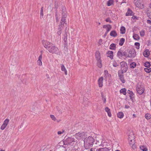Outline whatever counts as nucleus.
<instances>
[{
  "label": "nucleus",
  "mask_w": 151,
  "mask_h": 151,
  "mask_svg": "<svg viewBox=\"0 0 151 151\" xmlns=\"http://www.w3.org/2000/svg\"><path fill=\"white\" fill-rule=\"evenodd\" d=\"M42 44L50 52L57 54L60 53L58 49L53 44L44 40L42 41Z\"/></svg>",
  "instance_id": "1"
},
{
  "label": "nucleus",
  "mask_w": 151,
  "mask_h": 151,
  "mask_svg": "<svg viewBox=\"0 0 151 151\" xmlns=\"http://www.w3.org/2000/svg\"><path fill=\"white\" fill-rule=\"evenodd\" d=\"M62 17L58 27V30H62L64 26V24H66V19L67 15L65 8L63 6L62 8Z\"/></svg>",
  "instance_id": "2"
},
{
  "label": "nucleus",
  "mask_w": 151,
  "mask_h": 151,
  "mask_svg": "<svg viewBox=\"0 0 151 151\" xmlns=\"http://www.w3.org/2000/svg\"><path fill=\"white\" fill-rule=\"evenodd\" d=\"M94 141V138L92 137L89 136L85 138L84 140V147L86 149H88L93 146Z\"/></svg>",
  "instance_id": "3"
},
{
  "label": "nucleus",
  "mask_w": 151,
  "mask_h": 151,
  "mask_svg": "<svg viewBox=\"0 0 151 151\" xmlns=\"http://www.w3.org/2000/svg\"><path fill=\"white\" fill-rule=\"evenodd\" d=\"M136 90L139 94H142L144 92L145 88L143 86L138 84L137 86Z\"/></svg>",
  "instance_id": "4"
},
{
  "label": "nucleus",
  "mask_w": 151,
  "mask_h": 151,
  "mask_svg": "<svg viewBox=\"0 0 151 151\" xmlns=\"http://www.w3.org/2000/svg\"><path fill=\"white\" fill-rule=\"evenodd\" d=\"M120 64L121 65V70L122 73H125L127 70V65L126 63L124 61H122L120 63Z\"/></svg>",
  "instance_id": "5"
},
{
  "label": "nucleus",
  "mask_w": 151,
  "mask_h": 151,
  "mask_svg": "<svg viewBox=\"0 0 151 151\" xmlns=\"http://www.w3.org/2000/svg\"><path fill=\"white\" fill-rule=\"evenodd\" d=\"M66 142L68 144L70 145L73 142H76L77 143L78 141L77 140H75V139L72 137H68L65 139Z\"/></svg>",
  "instance_id": "6"
},
{
  "label": "nucleus",
  "mask_w": 151,
  "mask_h": 151,
  "mask_svg": "<svg viewBox=\"0 0 151 151\" xmlns=\"http://www.w3.org/2000/svg\"><path fill=\"white\" fill-rule=\"evenodd\" d=\"M85 134L84 132H78L74 135L75 137L78 140L80 139L83 137Z\"/></svg>",
  "instance_id": "7"
},
{
  "label": "nucleus",
  "mask_w": 151,
  "mask_h": 151,
  "mask_svg": "<svg viewBox=\"0 0 151 151\" xmlns=\"http://www.w3.org/2000/svg\"><path fill=\"white\" fill-rule=\"evenodd\" d=\"M136 55L135 50L134 49L130 50L129 52L128 57L129 58H134Z\"/></svg>",
  "instance_id": "8"
},
{
  "label": "nucleus",
  "mask_w": 151,
  "mask_h": 151,
  "mask_svg": "<svg viewBox=\"0 0 151 151\" xmlns=\"http://www.w3.org/2000/svg\"><path fill=\"white\" fill-rule=\"evenodd\" d=\"M141 2L140 0H135L134 1L135 5L137 7L142 9L143 7V4Z\"/></svg>",
  "instance_id": "9"
},
{
  "label": "nucleus",
  "mask_w": 151,
  "mask_h": 151,
  "mask_svg": "<svg viewBox=\"0 0 151 151\" xmlns=\"http://www.w3.org/2000/svg\"><path fill=\"white\" fill-rule=\"evenodd\" d=\"M107 57H109L111 59H113V52L112 51H109L106 53Z\"/></svg>",
  "instance_id": "10"
},
{
  "label": "nucleus",
  "mask_w": 151,
  "mask_h": 151,
  "mask_svg": "<svg viewBox=\"0 0 151 151\" xmlns=\"http://www.w3.org/2000/svg\"><path fill=\"white\" fill-rule=\"evenodd\" d=\"M103 78L102 77L100 78L98 81V85L99 87H102L103 84Z\"/></svg>",
  "instance_id": "11"
},
{
  "label": "nucleus",
  "mask_w": 151,
  "mask_h": 151,
  "mask_svg": "<svg viewBox=\"0 0 151 151\" xmlns=\"http://www.w3.org/2000/svg\"><path fill=\"white\" fill-rule=\"evenodd\" d=\"M96 151H110V149L108 148L105 147L96 149Z\"/></svg>",
  "instance_id": "12"
},
{
  "label": "nucleus",
  "mask_w": 151,
  "mask_h": 151,
  "mask_svg": "<svg viewBox=\"0 0 151 151\" xmlns=\"http://www.w3.org/2000/svg\"><path fill=\"white\" fill-rule=\"evenodd\" d=\"M118 76L122 82L123 83H124L125 81L124 79L123 75L122 74V73L121 74H120L119 73V71L118 72Z\"/></svg>",
  "instance_id": "13"
},
{
  "label": "nucleus",
  "mask_w": 151,
  "mask_h": 151,
  "mask_svg": "<svg viewBox=\"0 0 151 151\" xmlns=\"http://www.w3.org/2000/svg\"><path fill=\"white\" fill-rule=\"evenodd\" d=\"M105 111L107 112L108 116L111 117V113L110 109L108 107H106L105 109Z\"/></svg>",
  "instance_id": "14"
},
{
  "label": "nucleus",
  "mask_w": 151,
  "mask_h": 151,
  "mask_svg": "<svg viewBox=\"0 0 151 151\" xmlns=\"http://www.w3.org/2000/svg\"><path fill=\"white\" fill-rule=\"evenodd\" d=\"M131 135H129L128 140L129 141V144L130 145H132L134 143V141L133 139L134 137H133V138L132 139L131 138Z\"/></svg>",
  "instance_id": "15"
},
{
  "label": "nucleus",
  "mask_w": 151,
  "mask_h": 151,
  "mask_svg": "<svg viewBox=\"0 0 151 151\" xmlns=\"http://www.w3.org/2000/svg\"><path fill=\"white\" fill-rule=\"evenodd\" d=\"M42 55H40L37 61L38 64L40 66H41L42 65Z\"/></svg>",
  "instance_id": "16"
},
{
  "label": "nucleus",
  "mask_w": 151,
  "mask_h": 151,
  "mask_svg": "<svg viewBox=\"0 0 151 151\" xmlns=\"http://www.w3.org/2000/svg\"><path fill=\"white\" fill-rule=\"evenodd\" d=\"M110 35L114 37H115L117 36V34L115 31L112 30L110 32Z\"/></svg>",
  "instance_id": "17"
},
{
  "label": "nucleus",
  "mask_w": 151,
  "mask_h": 151,
  "mask_svg": "<svg viewBox=\"0 0 151 151\" xmlns=\"http://www.w3.org/2000/svg\"><path fill=\"white\" fill-rule=\"evenodd\" d=\"M96 58L97 60H101V57L100 53L99 51H96L95 53Z\"/></svg>",
  "instance_id": "18"
},
{
  "label": "nucleus",
  "mask_w": 151,
  "mask_h": 151,
  "mask_svg": "<svg viewBox=\"0 0 151 151\" xmlns=\"http://www.w3.org/2000/svg\"><path fill=\"white\" fill-rule=\"evenodd\" d=\"M117 56L120 58H121L123 56L122 51L121 50H119L117 53Z\"/></svg>",
  "instance_id": "19"
},
{
  "label": "nucleus",
  "mask_w": 151,
  "mask_h": 151,
  "mask_svg": "<svg viewBox=\"0 0 151 151\" xmlns=\"http://www.w3.org/2000/svg\"><path fill=\"white\" fill-rule=\"evenodd\" d=\"M132 12L129 9H128L127 12L126 14V16H132Z\"/></svg>",
  "instance_id": "20"
},
{
  "label": "nucleus",
  "mask_w": 151,
  "mask_h": 151,
  "mask_svg": "<svg viewBox=\"0 0 151 151\" xmlns=\"http://www.w3.org/2000/svg\"><path fill=\"white\" fill-rule=\"evenodd\" d=\"M143 55L145 57H147L149 55V52L148 50H145L143 53Z\"/></svg>",
  "instance_id": "21"
},
{
  "label": "nucleus",
  "mask_w": 151,
  "mask_h": 151,
  "mask_svg": "<svg viewBox=\"0 0 151 151\" xmlns=\"http://www.w3.org/2000/svg\"><path fill=\"white\" fill-rule=\"evenodd\" d=\"M120 33L121 34H124L125 33L126 29L125 27L123 26H122L120 29Z\"/></svg>",
  "instance_id": "22"
},
{
  "label": "nucleus",
  "mask_w": 151,
  "mask_h": 151,
  "mask_svg": "<svg viewBox=\"0 0 151 151\" xmlns=\"http://www.w3.org/2000/svg\"><path fill=\"white\" fill-rule=\"evenodd\" d=\"M116 46L115 44L112 43L110 45L109 48L111 50H114L116 48Z\"/></svg>",
  "instance_id": "23"
},
{
  "label": "nucleus",
  "mask_w": 151,
  "mask_h": 151,
  "mask_svg": "<svg viewBox=\"0 0 151 151\" xmlns=\"http://www.w3.org/2000/svg\"><path fill=\"white\" fill-rule=\"evenodd\" d=\"M126 89L125 88L121 89L120 91V93H122L124 95H126Z\"/></svg>",
  "instance_id": "24"
},
{
  "label": "nucleus",
  "mask_w": 151,
  "mask_h": 151,
  "mask_svg": "<svg viewBox=\"0 0 151 151\" xmlns=\"http://www.w3.org/2000/svg\"><path fill=\"white\" fill-rule=\"evenodd\" d=\"M127 93H128L129 94V97L130 99H132L133 98V96L134 95V94L133 92L129 90L127 91Z\"/></svg>",
  "instance_id": "25"
},
{
  "label": "nucleus",
  "mask_w": 151,
  "mask_h": 151,
  "mask_svg": "<svg viewBox=\"0 0 151 151\" xmlns=\"http://www.w3.org/2000/svg\"><path fill=\"white\" fill-rule=\"evenodd\" d=\"M125 41V39L123 38L120 39L119 44L120 46H122Z\"/></svg>",
  "instance_id": "26"
},
{
  "label": "nucleus",
  "mask_w": 151,
  "mask_h": 151,
  "mask_svg": "<svg viewBox=\"0 0 151 151\" xmlns=\"http://www.w3.org/2000/svg\"><path fill=\"white\" fill-rule=\"evenodd\" d=\"M117 117L119 118H122L124 116V114L122 112H119L117 114Z\"/></svg>",
  "instance_id": "27"
},
{
  "label": "nucleus",
  "mask_w": 151,
  "mask_h": 151,
  "mask_svg": "<svg viewBox=\"0 0 151 151\" xmlns=\"http://www.w3.org/2000/svg\"><path fill=\"white\" fill-rule=\"evenodd\" d=\"M145 117L147 120L151 118V115L150 114L147 113L145 114Z\"/></svg>",
  "instance_id": "28"
},
{
  "label": "nucleus",
  "mask_w": 151,
  "mask_h": 151,
  "mask_svg": "<svg viewBox=\"0 0 151 151\" xmlns=\"http://www.w3.org/2000/svg\"><path fill=\"white\" fill-rule=\"evenodd\" d=\"M114 1L113 0H109L108 1L107 3V5L108 6H110L113 4Z\"/></svg>",
  "instance_id": "29"
},
{
  "label": "nucleus",
  "mask_w": 151,
  "mask_h": 151,
  "mask_svg": "<svg viewBox=\"0 0 151 151\" xmlns=\"http://www.w3.org/2000/svg\"><path fill=\"white\" fill-rule=\"evenodd\" d=\"M9 121V119H6L4 120L3 124L6 127L8 125Z\"/></svg>",
  "instance_id": "30"
},
{
  "label": "nucleus",
  "mask_w": 151,
  "mask_h": 151,
  "mask_svg": "<svg viewBox=\"0 0 151 151\" xmlns=\"http://www.w3.org/2000/svg\"><path fill=\"white\" fill-rule=\"evenodd\" d=\"M140 149L143 151H147V148L144 146H141L140 147Z\"/></svg>",
  "instance_id": "31"
},
{
  "label": "nucleus",
  "mask_w": 151,
  "mask_h": 151,
  "mask_svg": "<svg viewBox=\"0 0 151 151\" xmlns=\"http://www.w3.org/2000/svg\"><path fill=\"white\" fill-rule=\"evenodd\" d=\"M136 65V64L134 62H133L130 64V67L132 68H134Z\"/></svg>",
  "instance_id": "32"
},
{
  "label": "nucleus",
  "mask_w": 151,
  "mask_h": 151,
  "mask_svg": "<svg viewBox=\"0 0 151 151\" xmlns=\"http://www.w3.org/2000/svg\"><path fill=\"white\" fill-rule=\"evenodd\" d=\"M97 65L98 67L100 68H101L102 66L101 61L100 60H97Z\"/></svg>",
  "instance_id": "33"
},
{
  "label": "nucleus",
  "mask_w": 151,
  "mask_h": 151,
  "mask_svg": "<svg viewBox=\"0 0 151 151\" xmlns=\"http://www.w3.org/2000/svg\"><path fill=\"white\" fill-rule=\"evenodd\" d=\"M43 7H41L40 10V18L41 19L42 18V17L43 15Z\"/></svg>",
  "instance_id": "34"
},
{
  "label": "nucleus",
  "mask_w": 151,
  "mask_h": 151,
  "mask_svg": "<svg viewBox=\"0 0 151 151\" xmlns=\"http://www.w3.org/2000/svg\"><path fill=\"white\" fill-rule=\"evenodd\" d=\"M133 37L134 39L138 40L139 39V37L137 34H135L133 36Z\"/></svg>",
  "instance_id": "35"
},
{
  "label": "nucleus",
  "mask_w": 151,
  "mask_h": 151,
  "mask_svg": "<svg viewBox=\"0 0 151 151\" xmlns=\"http://www.w3.org/2000/svg\"><path fill=\"white\" fill-rule=\"evenodd\" d=\"M145 71L147 73H149L151 71V68H145L144 69Z\"/></svg>",
  "instance_id": "36"
},
{
  "label": "nucleus",
  "mask_w": 151,
  "mask_h": 151,
  "mask_svg": "<svg viewBox=\"0 0 151 151\" xmlns=\"http://www.w3.org/2000/svg\"><path fill=\"white\" fill-rule=\"evenodd\" d=\"M50 116L52 120L54 121H56L57 119L54 115H50Z\"/></svg>",
  "instance_id": "37"
},
{
  "label": "nucleus",
  "mask_w": 151,
  "mask_h": 151,
  "mask_svg": "<svg viewBox=\"0 0 151 151\" xmlns=\"http://www.w3.org/2000/svg\"><path fill=\"white\" fill-rule=\"evenodd\" d=\"M67 34H65L64 35V42H66L67 41Z\"/></svg>",
  "instance_id": "38"
},
{
  "label": "nucleus",
  "mask_w": 151,
  "mask_h": 151,
  "mask_svg": "<svg viewBox=\"0 0 151 151\" xmlns=\"http://www.w3.org/2000/svg\"><path fill=\"white\" fill-rule=\"evenodd\" d=\"M55 4V8L56 9V10L57 9L58 7V3L57 1H55L54 3Z\"/></svg>",
  "instance_id": "39"
},
{
  "label": "nucleus",
  "mask_w": 151,
  "mask_h": 151,
  "mask_svg": "<svg viewBox=\"0 0 151 151\" xmlns=\"http://www.w3.org/2000/svg\"><path fill=\"white\" fill-rule=\"evenodd\" d=\"M136 46V48L137 49H138L139 48V43L138 42H135L134 44Z\"/></svg>",
  "instance_id": "40"
},
{
  "label": "nucleus",
  "mask_w": 151,
  "mask_h": 151,
  "mask_svg": "<svg viewBox=\"0 0 151 151\" xmlns=\"http://www.w3.org/2000/svg\"><path fill=\"white\" fill-rule=\"evenodd\" d=\"M56 11V12H55V17H56V21L57 22H58L59 21V19L58 18V15H57V10H55Z\"/></svg>",
  "instance_id": "41"
},
{
  "label": "nucleus",
  "mask_w": 151,
  "mask_h": 151,
  "mask_svg": "<svg viewBox=\"0 0 151 151\" xmlns=\"http://www.w3.org/2000/svg\"><path fill=\"white\" fill-rule=\"evenodd\" d=\"M111 27L110 25H109V27L107 28L106 32L108 33L111 30Z\"/></svg>",
  "instance_id": "42"
},
{
  "label": "nucleus",
  "mask_w": 151,
  "mask_h": 151,
  "mask_svg": "<svg viewBox=\"0 0 151 151\" xmlns=\"http://www.w3.org/2000/svg\"><path fill=\"white\" fill-rule=\"evenodd\" d=\"M145 66L146 67H149V66L150 65V63L148 62H146L145 63Z\"/></svg>",
  "instance_id": "43"
},
{
  "label": "nucleus",
  "mask_w": 151,
  "mask_h": 151,
  "mask_svg": "<svg viewBox=\"0 0 151 151\" xmlns=\"http://www.w3.org/2000/svg\"><path fill=\"white\" fill-rule=\"evenodd\" d=\"M140 34L141 36H143L145 35V33L144 31H141L140 32Z\"/></svg>",
  "instance_id": "44"
},
{
  "label": "nucleus",
  "mask_w": 151,
  "mask_h": 151,
  "mask_svg": "<svg viewBox=\"0 0 151 151\" xmlns=\"http://www.w3.org/2000/svg\"><path fill=\"white\" fill-rule=\"evenodd\" d=\"M66 69L64 65L63 64H62L61 65V70L62 71L63 70H65V69Z\"/></svg>",
  "instance_id": "45"
},
{
  "label": "nucleus",
  "mask_w": 151,
  "mask_h": 151,
  "mask_svg": "<svg viewBox=\"0 0 151 151\" xmlns=\"http://www.w3.org/2000/svg\"><path fill=\"white\" fill-rule=\"evenodd\" d=\"M119 65V64H117L115 62L113 63V66L114 67H116Z\"/></svg>",
  "instance_id": "46"
},
{
  "label": "nucleus",
  "mask_w": 151,
  "mask_h": 151,
  "mask_svg": "<svg viewBox=\"0 0 151 151\" xmlns=\"http://www.w3.org/2000/svg\"><path fill=\"white\" fill-rule=\"evenodd\" d=\"M6 127V126H5L4 125V124H3L1 127V129L2 130H3Z\"/></svg>",
  "instance_id": "47"
},
{
  "label": "nucleus",
  "mask_w": 151,
  "mask_h": 151,
  "mask_svg": "<svg viewBox=\"0 0 151 151\" xmlns=\"http://www.w3.org/2000/svg\"><path fill=\"white\" fill-rule=\"evenodd\" d=\"M102 97L103 100H104V102L105 103L106 102V99L104 97V96L103 94H102Z\"/></svg>",
  "instance_id": "48"
},
{
  "label": "nucleus",
  "mask_w": 151,
  "mask_h": 151,
  "mask_svg": "<svg viewBox=\"0 0 151 151\" xmlns=\"http://www.w3.org/2000/svg\"><path fill=\"white\" fill-rule=\"evenodd\" d=\"M132 148L134 150L136 148V145L134 144H134H132Z\"/></svg>",
  "instance_id": "49"
},
{
  "label": "nucleus",
  "mask_w": 151,
  "mask_h": 151,
  "mask_svg": "<svg viewBox=\"0 0 151 151\" xmlns=\"http://www.w3.org/2000/svg\"><path fill=\"white\" fill-rule=\"evenodd\" d=\"M64 132V130H63V131H59L58 132V134L59 135L63 133Z\"/></svg>",
  "instance_id": "50"
},
{
  "label": "nucleus",
  "mask_w": 151,
  "mask_h": 151,
  "mask_svg": "<svg viewBox=\"0 0 151 151\" xmlns=\"http://www.w3.org/2000/svg\"><path fill=\"white\" fill-rule=\"evenodd\" d=\"M122 54H123V56H124L126 57L127 55V53L125 52H123L122 51Z\"/></svg>",
  "instance_id": "51"
},
{
  "label": "nucleus",
  "mask_w": 151,
  "mask_h": 151,
  "mask_svg": "<svg viewBox=\"0 0 151 151\" xmlns=\"http://www.w3.org/2000/svg\"><path fill=\"white\" fill-rule=\"evenodd\" d=\"M62 32V30H58L57 32L58 35H60L61 34Z\"/></svg>",
  "instance_id": "52"
},
{
  "label": "nucleus",
  "mask_w": 151,
  "mask_h": 151,
  "mask_svg": "<svg viewBox=\"0 0 151 151\" xmlns=\"http://www.w3.org/2000/svg\"><path fill=\"white\" fill-rule=\"evenodd\" d=\"M96 148H92L90 149V151H96Z\"/></svg>",
  "instance_id": "53"
},
{
  "label": "nucleus",
  "mask_w": 151,
  "mask_h": 151,
  "mask_svg": "<svg viewBox=\"0 0 151 151\" xmlns=\"http://www.w3.org/2000/svg\"><path fill=\"white\" fill-rule=\"evenodd\" d=\"M109 24L106 25H104L103 26V27L104 28H106L107 29V28L109 27Z\"/></svg>",
  "instance_id": "54"
},
{
  "label": "nucleus",
  "mask_w": 151,
  "mask_h": 151,
  "mask_svg": "<svg viewBox=\"0 0 151 151\" xmlns=\"http://www.w3.org/2000/svg\"><path fill=\"white\" fill-rule=\"evenodd\" d=\"M47 150V148L46 147H45L44 148H43V149H41V150L42 151H46Z\"/></svg>",
  "instance_id": "55"
},
{
  "label": "nucleus",
  "mask_w": 151,
  "mask_h": 151,
  "mask_svg": "<svg viewBox=\"0 0 151 151\" xmlns=\"http://www.w3.org/2000/svg\"><path fill=\"white\" fill-rule=\"evenodd\" d=\"M106 21L107 22H109L110 23L111 22V21L109 18L106 19Z\"/></svg>",
  "instance_id": "56"
},
{
  "label": "nucleus",
  "mask_w": 151,
  "mask_h": 151,
  "mask_svg": "<svg viewBox=\"0 0 151 151\" xmlns=\"http://www.w3.org/2000/svg\"><path fill=\"white\" fill-rule=\"evenodd\" d=\"M63 71L64 72L65 74V75H67L68 73H67V71L66 69H65V70H63Z\"/></svg>",
  "instance_id": "57"
},
{
  "label": "nucleus",
  "mask_w": 151,
  "mask_h": 151,
  "mask_svg": "<svg viewBox=\"0 0 151 151\" xmlns=\"http://www.w3.org/2000/svg\"><path fill=\"white\" fill-rule=\"evenodd\" d=\"M147 23L148 24H151V20H147Z\"/></svg>",
  "instance_id": "58"
},
{
  "label": "nucleus",
  "mask_w": 151,
  "mask_h": 151,
  "mask_svg": "<svg viewBox=\"0 0 151 151\" xmlns=\"http://www.w3.org/2000/svg\"><path fill=\"white\" fill-rule=\"evenodd\" d=\"M104 74L106 75L108 74V71L107 70H105L104 71Z\"/></svg>",
  "instance_id": "59"
},
{
  "label": "nucleus",
  "mask_w": 151,
  "mask_h": 151,
  "mask_svg": "<svg viewBox=\"0 0 151 151\" xmlns=\"http://www.w3.org/2000/svg\"><path fill=\"white\" fill-rule=\"evenodd\" d=\"M150 42V41L149 40L147 41V44H148V45H150L151 44Z\"/></svg>",
  "instance_id": "60"
},
{
  "label": "nucleus",
  "mask_w": 151,
  "mask_h": 151,
  "mask_svg": "<svg viewBox=\"0 0 151 151\" xmlns=\"http://www.w3.org/2000/svg\"><path fill=\"white\" fill-rule=\"evenodd\" d=\"M67 28L66 27L65 28V34H67V33L68 32V30L67 29Z\"/></svg>",
  "instance_id": "61"
},
{
  "label": "nucleus",
  "mask_w": 151,
  "mask_h": 151,
  "mask_svg": "<svg viewBox=\"0 0 151 151\" xmlns=\"http://www.w3.org/2000/svg\"><path fill=\"white\" fill-rule=\"evenodd\" d=\"M129 106L127 105H125V108L126 109H128L129 108Z\"/></svg>",
  "instance_id": "62"
},
{
  "label": "nucleus",
  "mask_w": 151,
  "mask_h": 151,
  "mask_svg": "<svg viewBox=\"0 0 151 151\" xmlns=\"http://www.w3.org/2000/svg\"><path fill=\"white\" fill-rule=\"evenodd\" d=\"M132 18L133 19H135L137 18L135 16H133Z\"/></svg>",
  "instance_id": "63"
},
{
  "label": "nucleus",
  "mask_w": 151,
  "mask_h": 151,
  "mask_svg": "<svg viewBox=\"0 0 151 151\" xmlns=\"http://www.w3.org/2000/svg\"><path fill=\"white\" fill-rule=\"evenodd\" d=\"M107 33H107L106 32L105 33V34H104V36L105 37V36H106V35H107Z\"/></svg>",
  "instance_id": "64"
}]
</instances>
